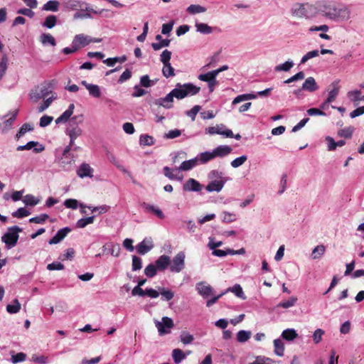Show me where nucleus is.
I'll return each mask as SVG.
<instances>
[{
  "label": "nucleus",
  "instance_id": "obj_2",
  "mask_svg": "<svg viewBox=\"0 0 364 364\" xmlns=\"http://www.w3.org/2000/svg\"><path fill=\"white\" fill-rule=\"evenodd\" d=\"M290 14L295 18L311 19L316 16V4L294 3L290 9Z\"/></svg>",
  "mask_w": 364,
  "mask_h": 364
},
{
  "label": "nucleus",
  "instance_id": "obj_8",
  "mask_svg": "<svg viewBox=\"0 0 364 364\" xmlns=\"http://www.w3.org/2000/svg\"><path fill=\"white\" fill-rule=\"evenodd\" d=\"M205 133L210 135L220 134L226 137L232 138L233 133L230 129H227L223 124H217L214 127H210L205 129Z\"/></svg>",
  "mask_w": 364,
  "mask_h": 364
},
{
  "label": "nucleus",
  "instance_id": "obj_54",
  "mask_svg": "<svg viewBox=\"0 0 364 364\" xmlns=\"http://www.w3.org/2000/svg\"><path fill=\"white\" fill-rule=\"evenodd\" d=\"M23 201L26 205L33 206L38 203L39 200L36 199L33 195L28 194L24 196Z\"/></svg>",
  "mask_w": 364,
  "mask_h": 364
},
{
  "label": "nucleus",
  "instance_id": "obj_43",
  "mask_svg": "<svg viewBox=\"0 0 364 364\" xmlns=\"http://www.w3.org/2000/svg\"><path fill=\"white\" fill-rule=\"evenodd\" d=\"M59 2L57 1H48L43 6V10L55 12L58 10Z\"/></svg>",
  "mask_w": 364,
  "mask_h": 364
},
{
  "label": "nucleus",
  "instance_id": "obj_3",
  "mask_svg": "<svg viewBox=\"0 0 364 364\" xmlns=\"http://www.w3.org/2000/svg\"><path fill=\"white\" fill-rule=\"evenodd\" d=\"M200 88L192 83L180 84L178 83L176 87L171 92L173 97L178 100H182L188 96H193L198 94Z\"/></svg>",
  "mask_w": 364,
  "mask_h": 364
},
{
  "label": "nucleus",
  "instance_id": "obj_13",
  "mask_svg": "<svg viewBox=\"0 0 364 364\" xmlns=\"http://www.w3.org/2000/svg\"><path fill=\"white\" fill-rule=\"evenodd\" d=\"M339 82L340 80H336L331 82V85H329L328 94L327 97L328 102H333L337 97L340 91Z\"/></svg>",
  "mask_w": 364,
  "mask_h": 364
},
{
  "label": "nucleus",
  "instance_id": "obj_18",
  "mask_svg": "<svg viewBox=\"0 0 364 364\" xmlns=\"http://www.w3.org/2000/svg\"><path fill=\"white\" fill-rule=\"evenodd\" d=\"M318 89V86L313 77H309L302 85L301 90L313 92Z\"/></svg>",
  "mask_w": 364,
  "mask_h": 364
},
{
  "label": "nucleus",
  "instance_id": "obj_31",
  "mask_svg": "<svg viewBox=\"0 0 364 364\" xmlns=\"http://www.w3.org/2000/svg\"><path fill=\"white\" fill-rule=\"evenodd\" d=\"M257 98V95L255 94H242L237 96L232 102V105H237L241 102L253 100Z\"/></svg>",
  "mask_w": 364,
  "mask_h": 364
},
{
  "label": "nucleus",
  "instance_id": "obj_59",
  "mask_svg": "<svg viewBox=\"0 0 364 364\" xmlns=\"http://www.w3.org/2000/svg\"><path fill=\"white\" fill-rule=\"evenodd\" d=\"M324 331L321 328H317L313 333V341L316 344H318L322 340V336L324 335Z\"/></svg>",
  "mask_w": 364,
  "mask_h": 364
},
{
  "label": "nucleus",
  "instance_id": "obj_61",
  "mask_svg": "<svg viewBox=\"0 0 364 364\" xmlns=\"http://www.w3.org/2000/svg\"><path fill=\"white\" fill-rule=\"evenodd\" d=\"M132 270L136 271L139 270L142 267L141 264V259L138 257L137 256H132Z\"/></svg>",
  "mask_w": 364,
  "mask_h": 364
},
{
  "label": "nucleus",
  "instance_id": "obj_63",
  "mask_svg": "<svg viewBox=\"0 0 364 364\" xmlns=\"http://www.w3.org/2000/svg\"><path fill=\"white\" fill-rule=\"evenodd\" d=\"M82 134V129L79 127H74L68 131V135L70 139H76Z\"/></svg>",
  "mask_w": 364,
  "mask_h": 364
},
{
  "label": "nucleus",
  "instance_id": "obj_16",
  "mask_svg": "<svg viewBox=\"0 0 364 364\" xmlns=\"http://www.w3.org/2000/svg\"><path fill=\"white\" fill-rule=\"evenodd\" d=\"M93 169L90 167L88 164L83 163L82 164L79 168L77 171V174L80 178L90 177L92 178L93 176Z\"/></svg>",
  "mask_w": 364,
  "mask_h": 364
},
{
  "label": "nucleus",
  "instance_id": "obj_38",
  "mask_svg": "<svg viewBox=\"0 0 364 364\" xmlns=\"http://www.w3.org/2000/svg\"><path fill=\"white\" fill-rule=\"evenodd\" d=\"M251 335V331L241 330L237 332L236 338L239 343H245L250 338Z\"/></svg>",
  "mask_w": 364,
  "mask_h": 364
},
{
  "label": "nucleus",
  "instance_id": "obj_21",
  "mask_svg": "<svg viewBox=\"0 0 364 364\" xmlns=\"http://www.w3.org/2000/svg\"><path fill=\"white\" fill-rule=\"evenodd\" d=\"M232 149L228 145H220L213 149L215 157H224L230 154Z\"/></svg>",
  "mask_w": 364,
  "mask_h": 364
},
{
  "label": "nucleus",
  "instance_id": "obj_32",
  "mask_svg": "<svg viewBox=\"0 0 364 364\" xmlns=\"http://www.w3.org/2000/svg\"><path fill=\"white\" fill-rule=\"evenodd\" d=\"M347 96L350 101L354 103H358L362 100L361 91L360 90H350L348 92Z\"/></svg>",
  "mask_w": 364,
  "mask_h": 364
},
{
  "label": "nucleus",
  "instance_id": "obj_56",
  "mask_svg": "<svg viewBox=\"0 0 364 364\" xmlns=\"http://www.w3.org/2000/svg\"><path fill=\"white\" fill-rule=\"evenodd\" d=\"M247 160V156L242 155L231 161L232 167L236 168L242 166Z\"/></svg>",
  "mask_w": 364,
  "mask_h": 364
},
{
  "label": "nucleus",
  "instance_id": "obj_19",
  "mask_svg": "<svg viewBox=\"0 0 364 364\" xmlns=\"http://www.w3.org/2000/svg\"><path fill=\"white\" fill-rule=\"evenodd\" d=\"M81 84L84 85L88 90L90 95L94 97H100L101 96L100 88L97 85L90 84L85 80H82Z\"/></svg>",
  "mask_w": 364,
  "mask_h": 364
},
{
  "label": "nucleus",
  "instance_id": "obj_26",
  "mask_svg": "<svg viewBox=\"0 0 364 364\" xmlns=\"http://www.w3.org/2000/svg\"><path fill=\"white\" fill-rule=\"evenodd\" d=\"M170 257L164 255L157 259L155 266L159 270L163 271L168 267V266L170 264Z\"/></svg>",
  "mask_w": 364,
  "mask_h": 364
},
{
  "label": "nucleus",
  "instance_id": "obj_11",
  "mask_svg": "<svg viewBox=\"0 0 364 364\" xmlns=\"http://www.w3.org/2000/svg\"><path fill=\"white\" fill-rule=\"evenodd\" d=\"M154 247L152 239L146 237L136 245L137 252L140 255H145Z\"/></svg>",
  "mask_w": 364,
  "mask_h": 364
},
{
  "label": "nucleus",
  "instance_id": "obj_55",
  "mask_svg": "<svg viewBox=\"0 0 364 364\" xmlns=\"http://www.w3.org/2000/svg\"><path fill=\"white\" fill-rule=\"evenodd\" d=\"M31 361L41 364H47L49 363V359L48 356L46 355H38L34 354L31 357Z\"/></svg>",
  "mask_w": 364,
  "mask_h": 364
},
{
  "label": "nucleus",
  "instance_id": "obj_37",
  "mask_svg": "<svg viewBox=\"0 0 364 364\" xmlns=\"http://www.w3.org/2000/svg\"><path fill=\"white\" fill-rule=\"evenodd\" d=\"M274 353L278 356H282L284 352V345L280 338L274 341Z\"/></svg>",
  "mask_w": 364,
  "mask_h": 364
},
{
  "label": "nucleus",
  "instance_id": "obj_50",
  "mask_svg": "<svg viewBox=\"0 0 364 364\" xmlns=\"http://www.w3.org/2000/svg\"><path fill=\"white\" fill-rule=\"evenodd\" d=\"M33 129V127L32 124L26 123L22 125V127L20 128L19 131L16 135V139H20L21 136H23L26 133L28 132L32 131Z\"/></svg>",
  "mask_w": 364,
  "mask_h": 364
},
{
  "label": "nucleus",
  "instance_id": "obj_22",
  "mask_svg": "<svg viewBox=\"0 0 364 364\" xmlns=\"http://www.w3.org/2000/svg\"><path fill=\"white\" fill-rule=\"evenodd\" d=\"M75 109L74 104H70L68 107V109L65 110L59 117L55 119L56 124L60 123H65L70 118L71 115L73 114V111Z\"/></svg>",
  "mask_w": 364,
  "mask_h": 364
},
{
  "label": "nucleus",
  "instance_id": "obj_48",
  "mask_svg": "<svg viewBox=\"0 0 364 364\" xmlns=\"http://www.w3.org/2000/svg\"><path fill=\"white\" fill-rule=\"evenodd\" d=\"M80 9L82 11H85V13H89L90 14H91V13L95 14H101L102 12L107 11V10H105V9H101L100 11H96V10L93 9L92 8H91L85 2H82V5L80 6Z\"/></svg>",
  "mask_w": 364,
  "mask_h": 364
},
{
  "label": "nucleus",
  "instance_id": "obj_20",
  "mask_svg": "<svg viewBox=\"0 0 364 364\" xmlns=\"http://www.w3.org/2000/svg\"><path fill=\"white\" fill-rule=\"evenodd\" d=\"M141 206L144 210V211L148 213L151 212L154 213L160 219H163L164 218L163 212L156 206L150 205L145 202L142 203L141 204Z\"/></svg>",
  "mask_w": 364,
  "mask_h": 364
},
{
  "label": "nucleus",
  "instance_id": "obj_49",
  "mask_svg": "<svg viewBox=\"0 0 364 364\" xmlns=\"http://www.w3.org/2000/svg\"><path fill=\"white\" fill-rule=\"evenodd\" d=\"M163 65H164V67L162 68V73L165 77L168 78V77H173L175 75L174 69L171 66V63L163 64Z\"/></svg>",
  "mask_w": 364,
  "mask_h": 364
},
{
  "label": "nucleus",
  "instance_id": "obj_47",
  "mask_svg": "<svg viewBox=\"0 0 364 364\" xmlns=\"http://www.w3.org/2000/svg\"><path fill=\"white\" fill-rule=\"evenodd\" d=\"M206 9L200 5L191 4L187 8V11L191 14L204 13Z\"/></svg>",
  "mask_w": 364,
  "mask_h": 364
},
{
  "label": "nucleus",
  "instance_id": "obj_9",
  "mask_svg": "<svg viewBox=\"0 0 364 364\" xmlns=\"http://www.w3.org/2000/svg\"><path fill=\"white\" fill-rule=\"evenodd\" d=\"M173 97L170 92L164 97H160L153 101V104L157 107H163L166 109L173 107Z\"/></svg>",
  "mask_w": 364,
  "mask_h": 364
},
{
  "label": "nucleus",
  "instance_id": "obj_62",
  "mask_svg": "<svg viewBox=\"0 0 364 364\" xmlns=\"http://www.w3.org/2000/svg\"><path fill=\"white\" fill-rule=\"evenodd\" d=\"M64 205L67 208L75 210V209H77V208L78 206V201L76 199H72V198L67 199L64 201Z\"/></svg>",
  "mask_w": 364,
  "mask_h": 364
},
{
  "label": "nucleus",
  "instance_id": "obj_15",
  "mask_svg": "<svg viewBox=\"0 0 364 364\" xmlns=\"http://www.w3.org/2000/svg\"><path fill=\"white\" fill-rule=\"evenodd\" d=\"M90 43V37L84 34L76 35L73 40V46H76L77 49Z\"/></svg>",
  "mask_w": 364,
  "mask_h": 364
},
{
  "label": "nucleus",
  "instance_id": "obj_42",
  "mask_svg": "<svg viewBox=\"0 0 364 364\" xmlns=\"http://www.w3.org/2000/svg\"><path fill=\"white\" fill-rule=\"evenodd\" d=\"M21 306V305L18 300L14 299L12 304H8L6 306V311L11 314H16L20 311Z\"/></svg>",
  "mask_w": 364,
  "mask_h": 364
},
{
  "label": "nucleus",
  "instance_id": "obj_24",
  "mask_svg": "<svg viewBox=\"0 0 364 364\" xmlns=\"http://www.w3.org/2000/svg\"><path fill=\"white\" fill-rule=\"evenodd\" d=\"M199 164H205L212 160H213L215 157L214 151H207L199 154L197 156Z\"/></svg>",
  "mask_w": 364,
  "mask_h": 364
},
{
  "label": "nucleus",
  "instance_id": "obj_23",
  "mask_svg": "<svg viewBox=\"0 0 364 364\" xmlns=\"http://www.w3.org/2000/svg\"><path fill=\"white\" fill-rule=\"evenodd\" d=\"M183 190L186 191H200V184L193 178H189L183 185Z\"/></svg>",
  "mask_w": 364,
  "mask_h": 364
},
{
  "label": "nucleus",
  "instance_id": "obj_12",
  "mask_svg": "<svg viewBox=\"0 0 364 364\" xmlns=\"http://www.w3.org/2000/svg\"><path fill=\"white\" fill-rule=\"evenodd\" d=\"M179 168H171L168 166L164 168V175L168 178L170 180H176L178 181H182L183 179V176L180 173Z\"/></svg>",
  "mask_w": 364,
  "mask_h": 364
},
{
  "label": "nucleus",
  "instance_id": "obj_10",
  "mask_svg": "<svg viewBox=\"0 0 364 364\" xmlns=\"http://www.w3.org/2000/svg\"><path fill=\"white\" fill-rule=\"evenodd\" d=\"M196 289L198 294L203 298L207 299L214 295L213 287L205 282H199L196 284Z\"/></svg>",
  "mask_w": 364,
  "mask_h": 364
},
{
  "label": "nucleus",
  "instance_id": "obj_41",
  "mask_svg": "<svg viewBox=\"0 0 364 364\" xmlns=\"http://www.w3.org/2000/svg\"><path fill=\"white\" fill-rule=\"evenodd\" d=\"M155 143V140L153 136L144 134L141 135L139 138V144L141 146H151Z\"/></svg>",
  "mask_w": 364,
  "mask_h": 364
},
{
  "label": "nucleus",
  "instance_id": "obj_58",
  "mask_svg": "<svg viewBox=\"0 0 364 364\" xmlns=\"http://www.w3.org/2000/svg\"><path fill=\"white\" fill-rule=\"evenodd\" d=\"M31 213L25 209L24 208H19L16 211L12 213V215L15 218H21L28 216Z\"/></svg>",
  "mask_w": 364,
  "mask_h": 364
},
{
  "label": "nucleus",
  "instance_id": "obj_51",
  "mask_svg": "<svg viewBox=\"0 0 364 364\" xmlns=\"http://www.w3.org/2000/svg\"><path fill=\"white\" fill-rule=\"evenodd\" d=\"M56 22H57L56 16H53V15H50L46 18L43 26L48 28H52L55 26Z\"/></svg>",
  "mask_w": 364,
  "mask_h": 364
},
{
  "label": "nucleus",
  "instance_id": "obj_5",
  "mask_svg": "<svg viewBox=\"0 0 364 364\" xmlns=\"http://www.w3.org/2000/svg\"><path fill=\"white\" fill-rule=\"evenodd\" d=\"M22 229L18 226H13L9 228L7 232H6L2 237L1 240L4 242L8 249H11L15 247L18 240V232H21Z\"/></svg>",
  "mask_w": 364,
  "mask_h": 364
},
{
  "label": "nucleus",
  "instance_id": "obj_29",
  "mask_svg": "<svg viewBox=\"0 0 364 364\" xmlns=\"http://www.w3.org/2000/svg\"><path fill=\"white\" fill-rule=\"evenodd\" d=\"M198 165H199L198 159L197 157H195L190 160L184 161L183 162H182L181 166H179V170L185 171H189Z\"/></svg>",
  "mask_w": 364,
  "mask_h": 364
},
{
  "label": "nucleus",
  "instance_id": "obj_7",
  "mask_svg": "<svg viewBox=\"0 0 364 364\" xmlns=\"http://www.w3.org/2000/svg\"><path fill=\"white\" fill-rule=\"evenodd\" d=\"M185 258L186 255L183 252L177 253L170 263V271L175 273L181 272L185 267Z\"/></svg>",
  "mask_w": 364,
  "mask_h": 364
},
{
  "label": "nucleus",
  "instance_id": "obj_4",
  "mask_svg": "<svg viewBox=\"0 0 364 364\" xmlns=\"http://www.w3.org/2000/svg\"><path fill=\"white\" fill-rule=\"evenodd\" d=\"M50 82H45L31 90L28 94L29 100L33 103L38 102L41 99H45L52 94L50 90Z\"/></svg>",
  "mask_w": 364,
  "mask_h": 364
},
{
  "label": "nucleus",
  "instance_id": "obj_44",
  "mask_svg": "<svg viewBox=\"0 0 364 364\" xmlns=\"http://www.w3.org/2000/svg\"><path fill=\"white\" fill-rule=\"evenodd\" d=\"M95 220V216H90L85 218H81L77 220L76 226L78 228H84L87 225L92 224Z\"/></svg>",
  "mask_w": 364,
  "mask_h": 364
},
{
  "label": "nucleus",
  "instance_id": "obj_52",
  "mask_svg": "<svg viewBox=\"0 0 364 364\" xmlns=\"http://www.w3.org/2000/svg\"><path fill=\"white\" fill-rule=\"evenodd\" d=\"M160 294L162 296L165 301H170L174 296V293L171 289L165 288H159Z\"/></svg>",
  "mask_w": 364,
  "mask_h": 364
},
{
  "label": "nucleus",
  "instance_id": "obj_57",
  "mask_svg": "<svg viewBox=\"0 0 364 364\" xmlns=\"http://www.w3.org/2000/svg\"><path fill=\"white\" fill-rule=\"evenodd\" d=\"M157 269L155 265L150 264L144 269V274L148 277H153L156 274Z\"/></svg>",
  "mask_w": 364,
  "mask_h": 364
},
{
  "label": "nucleus",
  "instance_id": "obj_40",
  "mask_svg": "<svg viewBox=\"0 0 364 364\" xmlns=\"http://www.w3.org/2000/svg\"><path fill=\"white\" fill-rule=\"evenodd\" d=\"M282 336L284 339L291 341L295 339L298 336V334L294 329L288 328L282 332Z\"/></svg>",
  "mask_w": 364,
  "mask_h": 364
},
{
  "label": "nucleus",
  "instance_id": "obj_28",
  "mask_svg": "<svg viewBox=\"0 0 364 364\" xmlns=\"http://www.w3.org/2000/svg\"><path fill=\"white\" fill-rule=\"evenodd\" d=\"M39 41L43 46L50 45L53 47L56 46V41L50 33H42L39 37Z\"/></svg>",
  "mask_w": 364,
  "mask_h": 364
},
{
  "label": "nucleus",
  "instance_id": "obj_34",
  "mask_svg": "<svg viewBox=\"0 0 364 364\" xmlns=\"http://www.w3.org/2000/svg\"><path fill=\"white\" fill-rule=\"evenodd\" d=\"M326 252V247L323 245H317L314 248L311 252V257L313 259L321 258Z\"/></svg>",
  "mask_w": 364,
  "mask_h": 364
},
{
  "label": "nucleus",
  "instance_id": "obj_14",
  "mask_svg": "<svg viewBox=\"0 0 364 364\" xmlns=\"http://www.w3.org/2000/svg\"><path fill=\"white\" fill-rule=\"evenodd\" d=\"M18 110H15L10 118L0 123V133L5 134L12 127L14 122L15 121L18 114Z\"/></svg>",
  "mask_w": 364,
  "mask_h": 364
},
{
  "label": "nucleus",
  "instance_id": "obj_25",
  "mask_svg": "<svg viewBox=\"0 0 364 364\" xmlns=\"http://www.w3.org/2000/svg\"><path fill=\"white\" fill-rule=\"evenodd\" d=\"M225 182V181L222 180H214L208 184L206 190L209 192H220L223 189Z\"/></svg>",
  "mask_w": 364,
  "mask_h": 364
},
{
  "label": "nucleus",
  "instance_id": "obj_33",
  "mask_svg": "<svg viewBox=\"0 0 364 364\" xmlns=\"http://www.w3.org/2000/svg\"><path fill=\"white\" fill-rule=\"evenodd\" d=\"M297 300H298V299L296 296H292L289 297V299L288 300L279 302L277 305V308L282 307L284 309H289V308L293 307L295 306L296 303L297 302Z\"/></svg>",
  "mask_w": 364,
  "mask_h": 364
},
{
  "label": "nucleus",
  "instance_id": "obj_36",
  "mask_svg": "<svg viewBox=\"0 0 364 364\" xmlns=\"http://www.w3.org/2000/svg\"><path fill=\"white\" fill-rule=\"evenodd\" d=\"M172 358L175 363L178 364L186 358V354L182 350L176 348L172 351Z\"/></svg>",
  "mask_w": 364,
  "mask_h": 364
},
{
  "label": "nucleus",
  "instance_id": "obj_27",
  "mask_svg": "<svg viewBox=\"0 0 364 364\" xmlns=\"http://www.w3.org/2000/svg\"><path fill=\"white\" fill-rule=\"evenodd\" d=\"M156 40L159 42L151 43V47L154 50H159L164 47H167L171 43L169 39H163L161 36L159 34L156 36Z\"/></svg>",
  "mask_w": 364,
  "mask_h": 364
},
{
  "label": "nucleus",
  "instance_id": "obj_17",
  "mask_svg": "<svg viewBox=\"0 0 364 364\" xmlns=\"http://www.w3.org/2000/svg\"><path fill=\"white\" fill-rule=\"evenodd\" d=\"M70 232V229L69 228H64L63 229L59 230L57 233L53 236L48 242L50 245H55L59 243L61 240H63L66 235Z\"/></svg>",
  "mask_w": 364,
  "mask_h": 364
},
{
  "label": "nucleus",
  "instance_id": "obj_35",
  "mask_svg": "<svg viewBox=\"0 0 364 364\" xmlns=\"http://www.w3.org/2000/svg\"><path fill=\"white\" fill-rule=\"evenodd\" d=\"M195 26L196 31L203 34H210L213 32V28L204 23L196 22Z\"/></svg>",
  "mask_w": 364,
  "mask_h": 364
},
{
  "label": "nucleus",
  "instance_id": "obj_45",
  "mask_svg": "<svg viewBox=\"0 0 364 364\" xmlns=\"http://www.w3.org/2000/svg\"><path fill=\"white\" fill-rule=\"evenodd\" d=\"M221 217H222V221L223 223H227L235 222L237 220L236 214H235L233 213H230L228 211L223 212Z\"/></svg>",
  "mask_w": 364,
  "mask_h": 364
},
{
  "label": "nucleus",
  "instance_id": "obj_60",
  "mask_svg": "<svg viewBox=\"0 0 364 364\" xmlns=\"http://www.w3.org/2000/svg\"><path fill=\"white\" fill-rule=\"evenodd\" d=\"M171 58V52L168 50H164L160 55V60L163 64L170 63Z\"/></svg>",
  "mask_w": 364,
  "mask_h": 364
},
{
  "label": "nucleus",
  "instance_id": "obj_6",
  "mask_svg": "<svg viewBox=\"0 0 364 364\" xmlns=\"http://www.w3.org/2000/svg\"><path fill=\"white\" fill-rule=\"evenodd\" d=\"M154 323L160 336L169 333L174 326L173 320L167 316H164L161 321L155 320Z\"/></svg>",
  "mask_w": 364,
  "mask_h": 364
},
{
  "label": "nucleus",
  "instance_id": "obj_64",
  "mask_svg": "<svg viewBox=\"0 0 364 364\" xmlns=\"http://www.w3.org/2000/svg\"><path fill=\"white\" fill-rule=\"evenodd\" d=\"M201 107L199 105H195L191 110L186 112V115L190 117L193 121L195 120L196 117Z\"/></svg>",
  "mask_w": 364,
  "mask_h": 364
},
{
  "label": "nucleus",
  "instance_id": "obj_30",
  "mask_svg": "<svg viewBox=\"0 0 364 364\" xmlns=\"http://www.w3.org/2000/svg\"><path fill=\"white\" fill-rule=\"evenodd\" d=\"M232 292L236 296H237L238 298H240L243 300H245L246 299V296L243 292V290H242V288L241 287V286L240 284H235L233 287H229L228 289H227L224 292H225V294L227 292Z\"/></svg>",
  "mask_w": 364,
  "mask_h": 364
},
{
  "label": "nucleus",
  "instance_id": "obj_39",
  "mask_svg": "<svg viewBox=\"0 0 364 364\" xmlns=\"http://www.w3.org/2000/svg\"><path fill=\"white\" fill-rule=\"evenodd\" d=\"M294 62L291 60H289L284 63L275 66L274 70L277 72H287L294 66Z\"/></svg>",
  "mask_w": 364,
  "mask_h": 364
},
{
  "label": "nucleus",
  "instance_id": "obj_53",
  "mask_svg": "<svg viewBox=\"0 0 364 364\" xmlns=\"http://www.w3.org/2000/svg\"><path fill=\"white\" fill-rule=\"evenodd\" d=\"M319 51L318 50H314L308 52L306 54H305L301 59V63L304 64L306 63L309 60L316 58L318 56Z\"/></svg>",
  "mask_w": 364,
  "mask_h": 364
},
{
  "label": "nucleus",
  "instance_id": "obj_1",
  "mask_svg": "<svg viewBox=\"0 0 364 364\" xmlns=\"http://www.w3.org/2000/svg\"><path fill=\"white\" fill-rule=\"evenodd\" d=\"M318 14L333 22L348 21L351 17V11L347 6L331 0L316 2V15Z\"/></svg>",
  "mask_w": 364,
  "mask_h": 364
},
{
  "label": "nucleus",
  "instance_id": "obj_46",
  "mask_svg": "<svg viewBox=\"0 0 364 364\" xmlns=\"http://www.w3.org/2000/svg\"><path fill=\"white\" fill-rule=\"evenodd\" d=\"M354 131V128L353 127H348L338 131V135L341 137H344L346 139L351 138L353 133Z\"/></svg>",
  "mask_w": 364,
  "mask_h": 364
}]
</instances>
